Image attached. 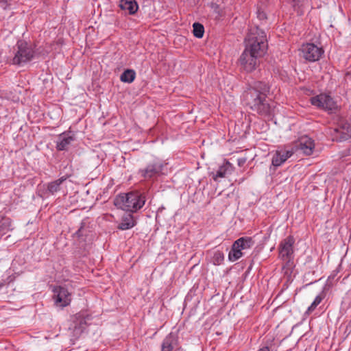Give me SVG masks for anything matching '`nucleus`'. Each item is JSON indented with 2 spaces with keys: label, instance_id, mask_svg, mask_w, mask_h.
<instances>
[{
  "label": "nucleus",
  "instance_id": "obj_31",
  "mask_svg": "<svg viewBox=\"0 0 351 351\" xmlns=\"http://www.w3.org/2000/svg\"><path fill=\"white\" fill-rule=\"evenodd\" d=\"M258 351H269V348L268 346H263V348H260Z\"/></svg>",
  "mask_w": 351,
  "mask_h": 351
},
{
  "label": "nucleus",
  "instance_id": "obj_25",
  "mask_svg": "<svg viewBox=\"0 0 351 351\" xmlns=\"http://www.w3.org/2000/svg\"><path fill=\"white\" fill-rule=\"evenodd\" d=\"M324 298L325 293L324 292H322L320 294L317 295L314 301L311 304V306L307 308L306 313L310 314L311 313H312L316 308V307L322 302Z\"/></svg>",
  "mask_w": 351,
  "mask_h": 351
},
{
  "label": "nucleus",
  "instance_id": "obj_17",
  "mask_svg": "<svg viewBox=\"0 0 351 351\" xmlns=\"http://www.w3.org/2000/svg\"><path fill=\"white\" fill-rule=\"evenodd\" d=\"M74 141V138L72 136H69L66 132L60 134L58 136V140L56 142V149L58 151H66L69 149V146L72 141Z\"/></svg>",
  "mask_w": 351,
  "mask_h": 351
},
{
  "label": "nucleus",
  "instance_id": "obj_16",
  "mask_svg": "<svg viewBox=\"0 0 351 351\" xmlns=\"http://www.w3.org/2000/svg\"><path fill=\"white\" fill-rule=\"evenodd\" d=\"M178 344V336L173 332H170L162 341L161 351H173V349L177 347Z\"/></svg>",
  "mask_w": 351,
  "mask_h": 351
},
{
  "label": "nucleus",
  "instance_id": "obj_21",
  "mask_svg": "<svg viewBox=\"0 0 351 351\" xmlns=\"http://www.w3.org/2000/svg\"><path fill=\"white\" fill-rule=\"evenodd\" d=\"M236 247H240L242 250L250 249L254 245L255 242L252 237H241L235 241Z\"/></svg>",
  "mask_w": 351,
  "mask_h": 351
},
{
  "label": "nucleus",
  "instance_id": "obj_2",
  "mask_svg": "<svg viewBox=\"0 0 351 351\" xmlns=\"http://www.w3.org/2000/svg\"><path fill=\"white\" fill-rule=\"evenodd\" d=\"M245 48L263 58L267 51L268 41L266 33L257 26L251 27L245 40Z\"/></svg>",
  "mask_w": 351,
  "mask_h": 351
},
{
  "label": "nucleus",
  "instance_id": "obj_6",
  "mask_svg": "<svg viewBox=\"0 0 351 351\" xmlns=\"http://www.w3.org/2000/svg\"><path fill=\"white\" fill-rule=\"evenodd\" d=\"M311 104L318 108L323 109L328 113H336L338 106L333 98L328 94L321 93L310 99Z\"/></svg>",
  "mask_w": 351,
  "mask_h": 351
},
{
  "label": "nucleus",
  "instance_id": "obj_11",
  "mask_svg": "<svg viewBox=\"0 0 351 351\" xmlns=\"http://www.w3.org/2000/svg\"><path fill=\"white\" fill-rule=\"evenodd\" d=\"M56 304L61 307H65L70 304L71 294L68 289L62 286H58L53 289Z\"/></svg>",
  "mask_w": 351,
  "mask_h": 351
},
{
  "label": "nucleus",
  "instance_id": "obj_19",
  "mask_svg": "<svg viewBox=\"0 0 351 351\" xmlns=\"http://www.w3.org/2000/svg\"><path fill=\"white\" fill-rule=\"evenodd\" d=\"M119 7L122 10L127 11L129 14H134L138 8L135 0H121Z\"/></svg>",
  "mask_w": 351,
  "mask_h": 351
},
{
  "label": "nucleus",
  "instance_id": "obj_23",
  "mask_svg": "<svg viewBox=\"0 0 351 351\" xmlns=\"http://www.w3.org/2000/svg\"><path fill=\"white\" fill-rule=\"evenodd\" d=\"M88 223L86 219H84L80 223V226L78 230L73 234V237L78 239H82L84 237L87 236Z\"/></svg>",
  "mask_w": 351,
  "mask_h": 351
},
{
  "label": "nucleus",
  "instance_id": "obj_24",
  "mask_svg": "<svg viewBox=\"0 0 351 351\" xmlns=\"http://www.w3.org/2000/svg\"><path fill=\"white\" fill-rule=\"evenodd\" d=\"M136 77V73L133 69H126L120 76V80L123 82L132 83Z\"/></svg>",
  "mask_w": 351,
  "mask_h": 351
},
{
  "label": "nucleus",
  "instance_id": "obj_27",
  "mask_svg": "<svg viewBox=\"0 0 351 351\" xmlns=\"http://www.w3.org/2000/svg\"><path fill=\"white\" fill-rule=\"evenodd\" d=\"M289 3L291 5L298 14L302 15L303 14L302 6L304 0H288Z\"/></svg>",
  "mask_w": 351,
  "mask_h": 351
},
{
  "label": "nucleus",
  "instance_id": "obj_18",
  "mask_svg": "<svg viewBox=\"0 0 351 351\" xmlns=\"http://www.w3.org/2000/svg\"><path fill=\"white\" fill-rule=\"evenodd\" d=\"M233 166L229 162H225L223 165L220 166L217 170L216 173L213 174V178L217 181L219 178H225L228 174H230L233 171Z\"/></svg>",
  "mask_w": 351,
  "mask_h": 351
},
{
  "label": "nucleus",
  "instance_id": "obj_20",
  "mask_svg": "<svg viewBox=\"0 0 351 351\" xmlns=\"http://www.w3.org/2000/svg\"><path fill=\"white\" fill-rule=\"evenodd\" d=\"M136 225V221L131 213L125 214L123 216L121 222L117 228L121 230H125L133 228Z\"/></svg>",
  "mask_w": 351,
  "mask_h": 351
},
{
  "label": "nucleus",
  "instance_id": "obj_4",
  "mask_svg": "<svg viewBox=\"0 0 351 351\" xmlns=\"http://www.w3.org/2000/svg\"><path fill=\"white\" fill-rule=\"evenodd\" d=\"M261 58V57L245 48L237 63L242 71L252 73L259 66Z\"/></svg>",
  "mask_w": 351,
  "mask_h": 351
},
{
  "label": "nucleus",
  "instance_id": "obj_3",
  "mask_svg": "<svg viewBox=\"0 0 351 351\" xmlns=\"http://www.w3.org/2000/svg\"><path fill=\"white\" fill-rule=\"evenodd\" d=\"M145 201V193L134 191L117 195L114 200V204L119 208L134 213L144 206Z\"/></svg>",
  "mask_w": 351,
  "mask_h": 351
},
{
  "label": "nucleus",
  "instance_id": "obj_15",
  "mask_svg": "<svg viewBox=\"0 0 351 351\" xmlns=\"http://www.w3.org/2000/svg\"><path fill=\"white\" fill-rule=\"evenodd\" d=\"M293 154L292 150L276 151L273 156L271 165L275 167H280Z\"/></svg>",
  "mask_w": 351,
  "mask_h": 351
},
{
  "label": "nucleus",
  "instance_id": "obj_14",
  "mask_svg": "<svg viewBox=\"0 0 351 351\" xmlns=\"http://www.w3.org/2000/svg\"><path fill=\"white\" fill-rule=\"evenodd\" d=\"M68 176H64L56 180L44 184L43 189L42 191V195L45 197H48L59 192L61 190L62 184L66 180Z\"/></svg>",
  "mask_w": 351,
  "mask_h": 351
},
{
  "label": "nucleus",
  "instance_id": "obj_12",
  "mask_svg": "<svg viewBox=\"0 0 351 351\" xmlns=\"http://www.w3.org/2000/svg\"><path fill=\"white\" fill-rule=\"evenodd\" d=\"M86 325V318L81 314H76L73 317V322L69 330L71 331L73 337L77 339L85 330Z\"/></svg>",
  "mask_w": 351,
  "mask_h": 351
},
{
  "label": "nucleus",
  "instance_id": "obj_1",
  "mask_svg": "<svg viewBox=\"0 0 351 351\" xmlns=\"http://www.w3.org/2000/svg\"><path fill=\"white\" fill-rule=\"evenodd\" d=\"M271 86L265 81L253 82L243 94V100L253 112L265 118L271 119L274 106L268 98Z\"/></svg>",
  "mask_w": 351,
  "mask_h": 351
},
{
  "label": "nucleus",
  "instance_id": "obj_9",
  "mask_svg": "<svg viewBox=\"0 0 351 351\" xmlns=\"http://www.w3.org/2000/svg\"><path fill=\"white\" fill-rule=\"evenodd\" d=\"M295 241L294 237L289 235L283 239L279 245V256L282 260L286 261L287 264L293 258V245Z\"/></svg>",
  "mask_w": 351,
  "mask_h": 351
},
{
  "label": "nucleus",
  "instance_id": "obj_7",
  "mask_svg": "<svg viewBox=\"0 0 351 351\" xmlns=\"http://www.w3.org/2000/svg\"><path fill=\"white\" fill-rule=\"evenodd\" d=\"M166 166L164 162L156 160L149 163L145 169L138 171L140 176L145 180H149L163 174V169Z\"/></svg>",
  "mask_w": 351,
  "mask_h": 351
},
{
  "label": "nucleus",
  "instance_id": "obj_28",
  "mask_svg": "<svg viewBox=\"0 0 351 351\" xmlns=\"http://www.w3.org/2000/svg\"><path fill=\"white\" fill-rule=\"evenodd\" d=\"M224 261V254L220 250H217L214 252L213 256V263L215 265H219L223 263Z\"/></svg>",
  "mask_w": 351,
  "mask_h": 351
},
{
  "label": "nucleus",
  "instance_id": "obj_22",
  "mask_svg": "<svg viewBox=\"0 0 351 351\" xmlns=\"http://www.w3.org/2000/svg\"><path fill=\"white\" fill-rule=\"evenodd\" d=\"M236 242L234 241L228 254V259L232 262L237 261L243 255V250L240 247H236Z\"/></svg>",
  "mask_w": 351,
  "mask_h": 351
},
{
  "label": "nucleus",
  "instance_id": "obj_5",
  "mask_svg": "<svg viewBox=\"0 0 351 351\" xmlns=\"http://www.w3.org/2000/svg\"><path fill=\"white\" fill-rule=\"evenodd\" d=\"M16 46L17 49L12 58L13 64L21 65L32 60L34 56V51L27 42L19 40Z\"/></svg>",
  "mask_w": 351,
  "mask_h": 351
},
{
  "label": "nucleus",
  "instance_id": "obj_10",
  "mask_svg": "<svg viewBox=\"0 0 351 351\" xmlns=\"http://www.w3.org/2000/svg\"><path fill=\"white\" fill-rule=\"evenodd\" d=\"M333 140L343 141L351 138V123L341 120L331 132Z\"/></svg>",
  "mask_w": 351,
  "mask_h": 351
},
{
  "label": "nucleus",
  "instance_id": "obj_32",
  "mask_svg": "<svg viewBox=\"0 0 351 351\" xmlns=\"http://www.w3.org/2000/svg\"><path fill=\"white\" fill-rule=\"evenodd\" d=\"M252 262L251 263L250 265L249 266L247 271H250L252 269Z\"/></svg>",
  "mask_w": 351,
  "mask_h": 351
},
{
  "label": "nucleus",
  "instance_id": "obj_33",
  "mask_svg": "<svg viewBox=\"0 0 351 351\" xmlns=\"http://www.w3.org/2000/svg\"><path fill=\"white\" fill-rule=\"evenodd\" d=\"M3 284L0 285V289L3 287Z\"/></svg>",
  "mask_w": 351,
  "mask_h": 351
},
{
  "label": "nucleus",
  "instance_id": "obj_8",
  "mask_svg": "<svg viewBox=\"0 0 351 351\" xmlns=\"http://www.w3.org/2000/svg\"><path fill=\"white\" fill-rule=\"evenodd\" d=\"M300 51L302 56L307 61L315 62L319 60L324 51L313 43L303 44Z\"/></svg>",
  "mask_w": 351,
  "mask_h": 351
},
{
  "label": "nucleus",
  "instance_id": "obj_13",
  "mask_svg": "<svg viewBox=\"0 0 351 351\" xmlns=\"http://www.w3.org/2000/svg\"><path fill=\"white\" fill-rule=\"evenodd\" d=\"M297 151H301L306 156L313 154L315 149L314 141L308 136H301L295 144Z\"/></svg>",
  "mask_w": 351,
  "mask_h": 351
},
{
  "label": "nucleus",
  "instance_id": "obj_30",
  "mask_svg": "<svg viewBox=\"0 0 351 351\" xmlns=\"http://www.w3.org/2000/svg\"><path fill=\"white\" fill-rule=\"evenodd\" d=\"M247 158L245 157L239 158L237 159V165L241 167L245 164Z\"/></svg>",
  "mask_w": 351,
  "mask_h": 351
},
{
  "label": "nucleus",
  "instance_id": "obj_29",
  "mask_svg": "<svg viewBox=\"0 0 351 351\" xmlns=\"http://www.w3.org/2000/svg\"><path fill=\"white\" fill-rule=\"evenodd\" d=\"M257 17L259 20H265L267 19L266 13L264 11L261 10L260 9L257 11Z\"/></svg>",
  "mask_w": 351,
  "mask_h": 351
},
{
  "label": "nucleus",
  "instance_id": "obj_26",
  "mask_svg": "<svg viewBox=\"0 0 351 351\" xmlns=\"http://www.w3.org/2000/svg\"><path fill=\"white\" fill-rule=\"evenodd\" d=\"M193 33L194 36L197 38H201L203 37L204 34V25L199 23H194L193 25Z\"/></svg>",
  "mask_w": 351,
  "mask_h": 351
}]
</instances>
